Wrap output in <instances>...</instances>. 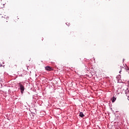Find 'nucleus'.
Wrapping results in <instances>:
<instances>
[{
	"label": "nucleus",
	"mask_w": 129,
	"mask_h": 129,
	"mask_svg": "<svg viewBox=\"0 0 129 129\" xmlns=\"http://www.w3.org/2000/svg\"><path fill=\"white\" fill-rule=\"evenodd\" d=\"M19 89L21 90V93H24V91L25 90V86H24V83H18Z\"/></svg>",
	"instance_id": "nucleus-1"
},
{
	"label": "nucleus",
	"mask_w": 129,
	"mask_h": 129,
	"mask_svg": "<svg viewBox=\"0 0 129 129\" xmlns=\"http://www.w3.org/2000/svg\"><path fill=\"white\" fill-rule=\"evenodd\" d=\"M45 69L47 71H52V70H53V69H52V68L50 67L49 66L45 67Z\"/></svg>",
	"instance_id": "nucleus-2"
},
{
	"label": "nucleus",
	"mask_w": 129,
	"mask_h": 129,
	"mask_svg": "<svg viewBox=\"0 0 129 129\" xmlns=\"http://www.w3.org/2000/svg\"><path fill=\"white\" fill-rule=\"evenodd\" d=\"M5 8V4H3V1H0V9H3Z\"/></svg>",
	"instance_id": "nucleus-3"
},
{
	"label": "nucleus",
	"mask_w": 129,
	"mask_h": 129,
	"mask_svg": "<svg viewBox=\"0 0 129 129\" xmlns=\"http://www.w3.org/2000/svg\"><path fill=\"white\" fill-rule=\"evenodd\" d=\"M112 102H114V101H115L116 100V98H115V97H113L112 99Z\"/></svg>",
	"instance_id": "nucleus-4"
},
{
	"label": "nucleus",
	"mask_w": 129,
	"mask_h": 129,
	"mask_svg": "<svg viewBox=\"0 0 129 129\" xmlns=\"http://www.w3.org/2000/svg\"><path fill=\"white\" fill-rule=\"evenodd\" d=\"M79 116H80L81 117H83L84 116V114H83L82 112H81L80 113Z\"/></svg>",
	"instance_id": "nucleus-5"
},
{
	"label": "nucleus",
	"mask_w": 129,
	"mask_h": 129,
	"mask_svg": "<svg viewBox=\"0 0 129 129\" xmlns=\"http://www.w3.org/2000/svg\"><path fill=\"white\" fill-rule=\"evenodd\" d=\"M125 69H126V72H128V73H129V69H128V68L126 67V68H125Z\"/></svg>",
	"instance_id": "nucleus-6"
},
{
	"label": "nucleus",
	"mask_w": 129,
	"mask_h": 129,
	"mask_svg": "<svg viewBox=\"0 0 129 129\" xmlns=\"http://www.w3.org/2000/svg\"><path fill=\"white\" fill-rule=\"evenodd\" d=\"M127 99H128V100H129V97H128Z\"/></svg>",
	"instance_id": "nucleus-7"
},
{
	"label": "nucleus",
	"mask_w": 129,
	"mask_h": 129,
	"mask_svg": "<svg viewBox=\"0 0 129 129\" xmlns=\"http://www.w3.org/2000/svg\"><path fill=\"white\" fill-rule=\"evenodd\" d=\"M120 72H121V71H120V72H119V73H120Z\"/></svg>",
	"instance_id": "nucleus-8"
}]
</instances>
